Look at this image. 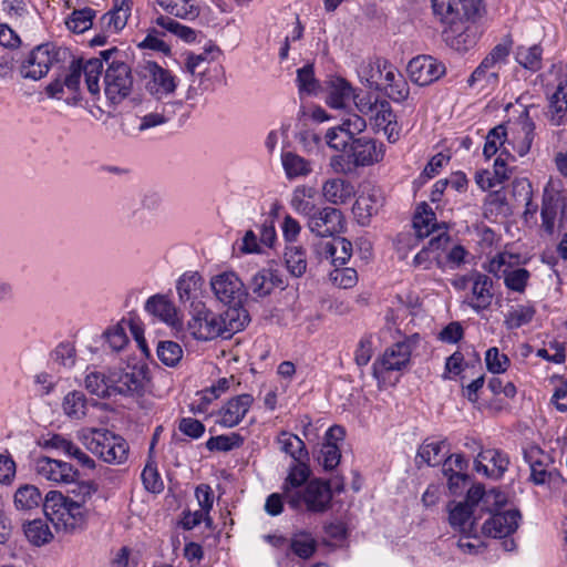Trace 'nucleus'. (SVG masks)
Here are the masks:
<instances>
[{"instance_id":"1","label":"nucleus","mask_w":567,"mask_h":567,"mask_svg":"<svg viewBox=\"0 0 567 567\" xmlns=\"http://www.w3.org/2000/svg\"><path fill=\"white\" fill-rule=\"evenodd\" d=\"M431 7L444 25L442 37L451 49L466 52L475 47L482 35L478 22L486 13L482 0H432Z\"/></svg>"},{"instance_id":"2","label":"nucleus","mask_w":567,"mask_h":567,"mask_svg":"<svg viewBox=\"0 0 567 567\" xmlns=\"http://www.w3.org/2000/svg\"><path fill=\"white\" fill-rule=\"evenodd\" d=\"M192 319L188 321V331L200 341H208L221 337L230 338L244 330L249 322V315L238 312L236 309H227L216 315L208 310L205 303H196L195 310H190Z\"/></svg>"},{"instance_id":"3","label":"nucleus","mask_w":567,"mask_h":567,"mask_svg":"<svg viewBox=\"0 0 567 567\" xmlns=\"http://www.w3.org/2000/svg\"><path fill=\"white\" fill-rule=\"evenodd\" d=\"M105 60L106 70L104 73V94L112 104H118L133 91L134 78L131 65L127 64V54L113 47L100 51Z\"/></svg>"},{"instance_id":"4","label":"nucleus","mask_w":567,"mask_h":567,"mask_svg":"<svg viewBox=\"0 0 567 567\" xmlns=\"http://www.w3.org/2000/svg\"><path fill=\"white\" fill-rule=\"evenodd\" d=\"M332 487L330 481L310 480L300 491L285 488V501L292 509L302 506L310 513H324L331 507Z\"/></svg>"},{"instance_id":"5","label":"nucleus","mask_w":567,"mask_h":567,"mask_svg":"<svg viewBox=\"0 0 567 567\" xmlns=\"http://www.w3.org/2000/svg\"><path fill=\"white\" fill-rule=\"evenodd\" d=\"M70 55L66 48L58 47L54 43L39 44L21 62L20 74L23 79L41 80L54 64L65 62Z\"/></svg>"},{"instance_id":"6","label":"nucleus","mask_w":567,"mask_h":567,"mask_svg":"<svg viewBox=\"0 0 567 567\" xmlns=\"http://www.w3.org/2000/svg\"><path fill=\"white\" fill-rule=\"evenodd\" d=\"M85 447L105 463L123 464L128 456V444L122 436L107 429H92L83 435Z\"/></svg>"},{"instance_id":"7","label":"nucleus","mask_w":567,"mask_h":567,"mask_svg":"<svg viewBox=\"0 0 567 567\" xmlns=\"http://www.w3.org/2000/svg\"><path fill=\"white\" fill-rule=\"evenodd\" d=\"M112 396L142 398L150 381L145 364L126 365L110 370Z\"/></svg>"},{"instance_id":"8","label":"nucleus","mask_w":567,"mask_h":567,"mask_svg":"<svg viewBox=\"0 0 567 567\" xmlns=\"http://www.w3.org/2000/svg\"><path fill=\"white\" fill-rule=\"evenodd\" d=\"M210 287L216 299L227 306V309H236L240 313L248 315L243 307L247 296L245 285L234 271H225L212 277Z\"/></svg>"},{"instance_id":"9","label":"nucleus","mask_w":567,"mask_h":567,"mask_svg":"<svg viewBox=\"0 0 567 567\" xmlns=\"http://www.w3.org/2000/svg\"><path fill=\"white\" fill-rule=\"evenodd\" d=\"M367 128L365 120L351 114L341 120V123L327 130L324 134L326 144L333 151L341 152L346 156L354 136L360 135Z\"/></svg>"},{"instance_id":"10","label":"nucleus","mask_w":567,"mask_h":567,"mask_svg":"<svg viewBox=\"0 0 567 567\" xmlns=\"http://www.w3.org/2000/svg\"><path fill=\"white\" fill-rule=\"evenodd\" d=\"M385 154L384 144L368 136H354L347 154V162L353 167L372 166L381 162Z\"/></svg>"},{"instance_id":"11","label":"nucleus","mask_w":567,"mask_h":567,"mask_svg":"<svg viewBox=\"0 0 567 567\" xmlns=\"http://www.w3.org/2000/svg\"><path fill=\"white\" fill-rule=\"evenodd\" d=\"M138 75L150 76L146 90L157 99L166 96L176 90V80L171 71L162 68L156 62L147 61L141 70H136Z\"/></svg>"},{"instance_id":"12","label":"nucleus","mask_w":567,"mask_h":567,"mask_svg":"<svg viewBox=\"0 0 567 567\" xmlns=\"http://www.w3.org/2000/svg\"><path fill=\"white\" fill-rule=\"evenodd\" d=\"M311 233L319 237H334L344 228V219L341 210L334 207L315 209L308 220Z\"/></svg>"},{"instance_id":"13","label":"nucleus","mask_w":567,"mask_h":567,"mask_svg":"<svg viewBox=\"0 0 567 567\" xmlns=\"http://www.w3.org/2000/svg\"><path fill=\"white\" fill-rule=\"evenodd\" d=\"M445 65L431 55H419L408 64V73L413 83L425 86L445 74Z\"/></svg>"},{"instance_id":"14","label":"nucleus","mask_w":567,"mask_h":567,"mask_svg":"<svg viewBox=\"0 0 567 567\" xmlns=\"http://www.w3.org/2000/svg\"><path fill=\"white\" fill-rule=\"evenodd\" d=\"M411 357V346L405 341H399L388 348L383 355L372 365V374L375 379H380L383 372L399 371L404 368Z\"/></svg>"},{"instance_id":"15","label":"nucleus","mask_w":567,"mask_h":567,"mask_svg":"<svg viewBox=\"0 0 567 567\" xmlns=\"http://www.w3.org/2000/svg\"><path fill=\"white\" fill-rule=\"evenodd\" d=\"M463 281H471L473 300L468 306L475 311L481 312L487 310L493 301V279L477 270H472L463 276Z\"/></svg>"},{"instance_id":"16","label":"nucleus","mask_w":567,"mask_h":567,"mask_svg":"<svg viewBox=\"0 0 567 567\" xmlns=\"http://www.w3.org/2000/svg\"><path fill=\"white\" fill-rule=\"evenodd\" d=\"M520 518L518 509L495 512L483 524V534L493 538H505L516 532Z\"/></svg>"},{"instance_id":"17","label":"nucleus","mask_w":567,"mask_h":567,"mask_svg":"<svg viewBox=\"0 0 567 567\" xmlns=\"http://www.w3.org/2000/svg\"><path fill=\"white\" fill-rule=\"evenodd\" d=\"M383 206V196L379 188L363 187L355 199L352 212L361 226H368L372 216Z\"/></svg>"},{"instance_id":"18","label":"nucleus","mask_w":567,"mask_h":567,"mask_svg":"<svg viewBox=\"0 0 567 567\" xmlns=\"http://www.w3.org/2000/svg\"><path fill=\"white\" fill-rule=\"evenodd\" d=\"M523 454L530 468V481L536 485L547 483L554 474L553 471L548 470L549 464L553 463L550 455L538 446H530L524 450Z\"/></svg>"},{"instance_id":"19","label":"nucleus","mask_w":567,"mask_h":567,"mask_svg":"<svg viewBox=\"0 0 567 567\" xmlns=\"http://www.w3.org/2000/svg\"><path fill=\"white\" fill-rule=\"evenodd\" d=\"M37 472L48 481L56 483H70L79 477V471L70 463L41 457L37 463Z\"/></svg>"},{"instance_id":"20","label":"nucleus","mask_w":567,"mask_h":567,"mask_svg":"<svg viewBox=\"0 0 567 567\" xmlns=\"http://www.w3.org/2000/svg\"><path fill=\"white\" fill-rule=\"evenodd\" d=\"M183 103L181 101L171 102L163 104L159 109L157 107L154 112L147 113L141 117L135 116L138 124L134 130L136 132H146L155 127L168 123L175 115L176 110L182 109Z\"/></svg>"},{"instance_id":"21","label":"nucleus","mask_w":567,"mask_h":567,"mask_svg":"<svg viewBox=\"0 0 567 567\" xmlns=\"http://www.w3.org/2000/svg\"><path fill=\"white\" fill-rule=\"evenodd\" d=\"M254 398L244 393L230 399L223 408L220 424L226 427H235L249 411Z\"/></svg>"},{"instance_id":"22","label":"nucleus","mask_w":567,"mask_h":567,"mask_svg":"<svg viewBox=\"0 0 567 567\" xmlns=\"http://www.w3.org/2000/svg\"><path fill=\"white\" fill-rule=\"evenodd\" d=\"M474 511L467 504L451 502L449 504V522L450 525L467 537L474 536L476 527L475 519H471Z\"/></svg>"},{"instance_id":"23","label":"nucleus","mask_w":567,"mask_h":567,"mask_svg":"<svg viewBox=\"0 0 567 567\" xmlns=\"http://www.w3.org/2000/svg\"><path fill=\"white\" fill-rule=\"evenodd\" d=\"M203 278L197 272L183 275L177 281V293L179 301L184 305L189 303V311L195 310L196 303H203L199 300L202 295Z\"/></svg>"},{"instance_id":"24","label":"nucleus","mask_w":567,"mask_h":567,"mask_svg":"<svg viewBox=\"0 0 567 567\" xmlns=\"http://www.w3.org/2000/svg\"><path fill=\"white\" fill-rule=\"evenodd\" d=\"M324 199L333 205H343L354 196V186L342 178H331L322 185Z\"/></svg>"},{"instance_id":"25","label":"nucleus","mask_w":567,"mask_h":567,"mask_svg":"<svg viewBox=\"0 0 567 567\" xmlns=\"http://www.w3.org/2000/svg\"><path fill=\"white\" fill-rule=\"evenodd\" d=\"M69 498L59 491H49L44 498H42L43 513L56 528L61 527V519H63V513L68 506Z\"/></svg>"},{"instance_id":"26","label":"nucleus","mask_w":567,"mask_h":567,"mask_svg":"<svg viewBox=\"0 0 567 567\" xmlns=\"http://www.w3.org/2000/svg\"><path fill=\"white\" fill-rule=\"evenodd\" d=\"M354 95L351 84L343 78H333L329 81L327 104L332 109H343Z\"/></svg>"},{"instance_id":"27","label":"nucleus","mask_w":567,"mask_h":567,"mask_svg":"<svg viewBox=\"0 0 567 567\" xmlns=\"http://www.w3.org/2000/svg\"><path fill=\"white\" fill-rule=\"evenodd\" d=\"M413 227L419 238L429 237L441 228L436 223L435 213L425 202L421 203L416 208L413 217Z\"/></svg>"},{"instance_id":"28","label":"nucleus","mask_w":567,"mask_h":567,"mask_svg":"<svg viewBox=\"0 0 567 567\" xmlns=\"http://www.w3.org/2000/svg\"><path fill=\"white\" fill-rule=\"evenodd\" d=\"M320 254L330 258L336 267L343 266L352 255V244L343 237H333L332 241L322 245Z\"/></svg>"},{"instance_id":"29","label":"nucleus","mask_w":567,"mask_h":567,"mask_svg":"<svg viewBox=\"0 0 567 567\" xmlns=\"http://www.w3.org/2000/svg\"><path fill=\"white\" fill-rule=\"evenodd\" d=\"M145 310L166 323L173 324L176 317V309L163 295H155L145 302Z\"/></svg>"},{"instance_id":"30","label":"nucleus","mask_w":567,"mask_h":567,"mask_svg":"<svg viewBox=\"0 0 567 567\" xmlns=\"http://www.w3.org/2000/svg\"><path fill=\"white\" fill-rule=\"evenodd\" d=\"M543 48L539 44L529 47L518 45L515 50V61L526 70L537 72L542 69Z\"/></svg>"},{"instance_id":"31","label":"nucleus","mask_w":567,"mask_h":567,"mask_svg":"<svg viewBox=\"0 0 567 567\" xmlns=\"http://www.w3.org/2000/svg\"><path fill=\"white\" fill-rule=\"evenodd\" d=\"M27 539L34 546H42L53 539V534L44 519L35 518L23 524Z\"/></svg>"},{"instance_id":"32","label":"nucleus","mask_w":567,"mask_h":567,"mask_svg":"<svg viewBox=\"0 0 567 567\" xmlns=\"http://www.w3.org/2000/svg\"><path fill=\"white\" fill-rule=\"evenodd\" d=\"M131 10L132 8L113 4L112 9L101 17V28L106 32L117 33L125 28Z\"/></svg>"},{"instance_id":"33","label":"nucleus","mask_w":567,"mask_h":567,"mask_svg":"<svg viewBox=\"0 0 567 567\" xmlns=\"http://www.w3.org/2000/svg\"><path fill=\"white\" fill-rule=\"evenodd\" d=\"M110 380V370L106 373L91 371L86 374L84 383L91 394L101 399H109L112 396V384Z\"/></svg>"},{"instance_id":"34","label":"nucleus","mask_w":567,"mask_h":567,"mask_svg":"<svg viewBox=\"0 0 567 567\" xmlns=\"http://www.w3.org/2000/svg\"><path fill=\"white\" fill-rule=\"evenodd\" d=\"M560 195L559 193L551 192L549 193L545 189L543 196V206H542V226L544 230L551 235L554 233L555 219L557 216V209L559 207Z\"/></svg>"},{"instance_id":"35","label":"nucleus","mask_w":567,"mask_h":567,"mask_svg":"<svg viewBox=\"0 0 567 567\" xmlns=\"http://www.w3.org/2000/svg\"><path fill=\"white\" fill-rule=\"evenodd\" d=\"M66 505L63 519H61V527H63L65 532L73 533L84 524L86 511L84 509V503L73 501L71 497Z\"/></svg>"},{"instance_id":"36","label":"nucleus","mask_w":567,"mask_h":567,"mask_svg":"<svg viewBox=\"0 0 567 567\" xmlns=\"http://www.w3.org/2000/svg\"><path fill=\"white\" fill-rule=\"evenodd\" d=\"M169 14L181 19L194 20L199 16V8L193 0H156Z\"/></svg>"},{"instance_id":"37","label":"nucleus","mask_w":567,"mask_h":567,"mask_svg":"<svg viewBox=\"0 0 567 567\" xmlns=\"http://www.w3.org/2000/svg\"><path fill=\"white\" fill-rule=\"evenodd\" d=\"M42 502L40 489L30 484L20 486L13 496L14 507L18 511H30L38 507Z\"/></svg>"},{"instance_id":"38","label":"nucleus","mask_w":567,"mask_h":567,"mask_svg":"<svg viewBox=\"0 0 567 567\" xmlns=\"http://www.w3.org/2000/svg\"><path fill=\"white\" fill-rule=\"evenodd\" d=\"M278 443L280 444L281 451L290 455L295 462L308 460V451L299 436L282 431L278 436Z\"/></svg>"},{"instance_id":"39","label":"nucleus","mask_w":567,"mask_h":567,"mask_svg":"<svg viewBox=\"0 0 567 567\" xmlns=\"http://www.w3.org/2000/svg\"><path fill=\"white\" fill-rule=\"evenodd\" d=\"M62 408L69 417L81 420L86 415L87 399L82 391H71L64 396Z\"/></svg>"},{"instance_id":"40","label":"nucleus","mask_w":567,"mask_h":567,"mask_svg":"<svg viewBox=\"0 0 567 567\" xmlns=\"http://www.w3.org/2000/svg\"><path fill=\"white\" fill-rule=\"evenodd\" d=\"M105 60L99 54L97 58L89 59L82 64V73L85 76V83L91 94H97L100 92V75L103 71Z\"/></svg>"},{"instance_id":"41","label":"nucleus","mask_w":567,"mask_h":567,"mask_svg":"<svg viewBox=\"0 0 567 567\" xmlns=\"http://www.w3.org/2000/svg\"><path fill=\"white\" fill-rule=\"evenodd\" d=\"M285 262L292 276L301 277L307 270L306 250L301 246L286 247Z\"/></svg>"},{"instance_id":"42","label":"nucleus","mask_w":567,"mask_h":567,"mask_svg":"<svg viewBox=\"0 0 567 567\" xmlns=\"http://www.w3.org/2000/svg\"><path fill=\"white\" fill-rule=\"evenodd\" d=\"M302 461H296L295 464L290 467L288 476L284 483L282 489L286 487L291 488L292 491H300L309 481L311 471L307 463Z\"/></svg>"},{"instance_id":"43","label":"nucleus","mask_w":567,"mask_h":567,"mask_svg":"<svg viewBox=\"0 0 567 567\" xmlns=\"http://www.w3.org/2000/svg\"><path fill=\"white\" fill-rule=\"evenodd\" d=\"M290 549L299 558L309 559L317 550V542L309 533L300 532L290 539Z\"/></svg>"},{"instance_id":"44","label":"nucleus","mask_w":567,"mask_h":567,"mask_svg":"<svg viewBox=\"0 0 567 567\" xmlns=\"http://www.w3.org/2000/svg\"><path fill=\"white\" fill-rule=\"evenodd\" d=\"M281 159L286 175L290 179L298 176H306L311 172L309 162L292 152L284 153Z\"/></svg>"},{"instance_id":"45","label":"nucleus","mask_w":567,"mask_h":567,"mask_svg":"<svg viewBox=\"0 0 567 567\" xmlns=\"http://www.w3.org/2000/svg\"><path fill=\"white\" fill-rule=\"evenodd\" d=\"M95 13V10L89 7L74 10L65 22L66 27L74 33H83L92 27Z\"/></svg>"},{"instance_id":"46","label":"nucleus","mask_w":567,"mask_h":567,"mask_svg":"<svg viewBox=\"0 0 567 567\" xmlns=\"http://www.w3.org/2000/svg\"><path fill=\"white\" fill-rule=\"evenodd\" d=\"M157 357L167 367H176L183 358L182 347L171 340L159 341L157 344Z\"/></svg>"},{"instance_id":"47","label":"nucleus","mask_w":567,"mask_h":567,"mask_svg":"<svg viewBox=\"0 0 567 567\" xmlns=\"http://www.w3.org/2000/svg\"><path fill=\"white\" fill-rule=\"evenodd\" d=\"M313 196V188L307 186H298L295 188L292 193V197L290 200L291 207L298 213L306 216H311L315 212L316 207L312 203L307 200L306 198H311Z\"/></svg>"},{"instance_id":"48","label":"nucleus","mask_w":567,"mask_h":567,"mask_svg":"<svg viewBox=\"0 0 567 567\" xmlns=\"http://www.w3.org/2000/svg\"><path fill=\"white\" fill-rule=\"evenodd\" d=\"M244 444V437L238 433H230L228 435L221 434L212 436L206 442L208 451L229 452L234 449H239Z\"/></svg>"},{"instance_id":"49","label":"nucleus","mask_w":567,"mask_h":567,"mask_svg":"<svg viewBox=\"0 0 567 567\" xmlns=\"http://www.w3.org/2000/svg\"><path fill=\"white\" fill-rule=\"evenodd\" d=\"M442 473L447 478V487L453 495H461L471 483V476L465 472H455L450 462L443 463Z\"/></svg>"},{"instance_id":"50","label":"nucleus","mask_w":567,"mask_h":567,"mask_svg":"<svg viewBox=\"0 0 567 567\" xmlns=\"http://www.w3.org/2000/svg\"><path fill=\"white\" fill-rule=\"evenodd\" d=\"M533 306L519 305L505 316L504 323L508 329H517L529 323L535 316Z\"/></svg>"},{"instance_id":"51","label":"nucleus","mask_w":567,"mask_h":567,"mask_svg":"<svg viewBox=\"0 0 567 567\" xmlns=\"http://www.w3.org/2000/svg\"><path fill=\"white\" fill-rule=\"evenodd\" d=\"M445 445L446 440L440 442L425 440L419 447L416 457H420L430 466H436L442 462L441 452Z\"/></svg>"},{"instance_id":"52","label":"nucleus","mask_w":567,"mask_h":567,"mask_svg":"<svg viewBox=\"0 0 567 567\" xmlns=\"http://www.w3.org/2000/svg\"><path fill=\"white\" fill-rule=\"evenodd\" d=\"M156 24L166 29L167 31L176 34L185 42H194L196 40V32L189 27L183 25L169 17L159 16L156 19Z\"/></svg>"},{"instance_id":"53","label":"nucleus","mask_w":567,"mask_h":567,"mask_svg":"<svg viewBox=\"0 0 567 567\" xmlns=\"http://www.w3.org/2000/svg\"><path fill=\"white\" fill-rule=\"evenodd\" d=\"M480 456L493 464L494 470H492L491 473H493V476L496 478L502 477L508 468L509 458L507 454L499 450L489 449L486 451H481Z\"/></svg>"},{"instance_id":"54","label":"nucleus","mask_w":567,"mask_h":567,"mask_svg":"<svg viewBox=\"0 0 567 567\" xmlns=\"http://www.w3.org/2000/svg\"><path fill=\"white\" fill-rule=\"evenodd\" d=\"M505 286L516 292H524L530 274L525 268L514 270H503Z\"/></svg>"},{"instance_id":"55","label":"nucleus","mask_w":567,"mask_h":567,"mask_svg":"<svg viewBox=\"0 0 567 567\" xmlns=\"http://www.w3.org/2000/svg\"><path fill=\"white\" fill-rule=\"evenodd\" d=\"M271 269L264 268L257 271L249 284V287L254 295L259 298L266 297L272 291L271 284Z\"/></svg>"},{"instance_id":"56","label":"nucleus","mask_w":567,"mask_h":567,"mask_svg":"<svg viewBox=\"0 0 567 567\" xmlns=\"http://www.w3.org/2000/svg\"><path fill=\"white\" fill-rule=\"evenodd\" d=\"M534 131H535V123L529 117L528 112H524V114L520 116V132L523 134L522 141L517 145V153L519 156L526 155L533 144L534 141Z\"/></svg>"},{"instance_id":"57","label":"nucleus","mask_w":567,"mask_h":567,"mask_svg":"<svg viewBox=\"0 0 567 567\" xmlns=\"http://www.w3.org/2000/svg\"><path fill=\"white\" fill-rule=\"evenodd\" d=\"M485 363L491 373L499 374L508 369L511 360L506 354L501 353L498 348L492 347L485 353Z\"/></svg>"},{"instance_id":"58","label":"nucleus","mask_w":567,"mask_h":567,"mask_svg":"<svg viewBox=\"0 0 567 567\" xmlns=\"http://www.w3.org/2000/svg\"><path fill=\"white\" fill-rule=\"evenodd\" d=\"M506 138V127L497 125L493 127L486 135V141L483 148V154L486 158H491L498 151V147L504 144Z\"/></svg>"},{"instance_id":"59","label":"nucleus","mask_w":567,"mask_h":567,"mask_svg":"<svg viewBox=\"0 0 567 567\" xmlns=\"http://www.w3.org/2000/svg\"><path fill=\"white\" fill-rule=\"evenodd\" d=\"M297 82L301 93L312 94L317 92L319 82L315 78L312 64H306L297 70Z\"/></svg>"},{"instance_id":"60","label":"nucleus","mask_w":567,"mask_h":567,"mask_svg":"<svg viewBox=\"0 0 567 567\" xmlns=\"http://www.w3.org/2000/svg\"><path fill=\"white\" fill-rule=\"evenodd\" d=\"M340 449L334 443H323L318 455V462L326 471H331L340 463Z\"/></svg>"},{"instance_id":"61","label":"nucleus","mask_w":567,"mask_h":567,"mask_svg":"<svg viewBox=\"0 0 567 567\" xmlns=\"http://www.w3.org/2000/svg\"><path fill=\"white\" fill-rule=\"evenodd\" d=\"M70 483L73 484L72 488L69 489V493L73 495L71 498L84 504L97 491V485L93 481L80 482L78 481V477H75Z\"/></svg>"},{"instance_id":"62","label":"nucleus","mask_w":567,"mask_h":567,"mask_svg":"<svg viewBox=\"0 0 567 567\" xmlns=\"http://www.w3.org/2000/svg\"><path fill=\"white\" fill-rule=\"evenodd\" d=\"M142 481L145 488L152 493H161L164 488L163 481L156 466L147 463L142 472Z\"/></svg>"},{"instance_id":"63","label":"nucleus","mask_w":567,"mask_h":567,"mask_svg":"<svg viewBox=\"0 0 567 567\" xmlns=\"http://www.w3.org/2000/svg\"><path fill=\"white\" fill-rule=\"evenodd\" d=\"M357 110L364 116L373 117L374 110L378 107V99L368 92L354 93L352 97Z\"/></svg>"},{"instance_id":"64","label":"nucleus","mask_w":567,"mask_h":567,"mask_svg":"<svg viewBox=\"0 0 567 567\" xmlns=\"http://www.w3.org/2000/svg\"><path fill=\"white\" fill-rule=\"evenodd\" d=\"M331 276L332 280L343 289L352 288L358 282V274L354 268H336Z\"/></svg>"}]
</instances>
